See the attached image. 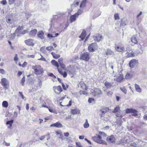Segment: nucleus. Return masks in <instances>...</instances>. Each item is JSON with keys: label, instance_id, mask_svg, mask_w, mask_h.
Instances as JSON below:
<instances>
[{"label": "nucleus", "instance_id": "nucleus-1", "mask_svg": "<svg viewBox=\"0 0 147 147\" xmlns=\"http://www.w3.org/2000/svg\"><path fill=\"white\" fill-rule=\"evenodd\" d=\"M145 142L142 140L136 139L134 142L127 144L125 146H133L134 147H139L142 145H145Z\"/></svg>", "mask_w": 147, "mask_h": 147}, {"label": "nucleus", "instance_id": "nucleus-2", "mask_svg": "<svg viewBox=\"0 0 147 147\" xmlns=\"http://www.w3.org/2000/svg\"><path fill=\"white\" fill-rule=\"evenodd\" d=\"M32 69L34 71L35 74L38 75L43 72V69L40 65H35L32 66Z\"/></svg>", "mask_w": 147, "mask_h": 147}, {"label": "nucleus", "instance_id": "nucleus-3", "mask_svg": "<svg viewBox=\"0 0 147 147\" xmlns=\"http://www.w3.org/2000/svg\"><path fill=\"white\" fill-rule=\"evenodd\" d=\"M102 137L99 135L98 134L96 136H94L92 137L93 140L94 142L100 144L107 145V143L105 141L102 139Z\"/></svg>", "mask_w": 147, "mask_h": 147}, {"label": "nucleus", "instance_id": "nucleus-4", "mask_svg": "<svg viewBox=\"0 0 147 147\" xmlns=\"http://www.w3.org/2000/svg\"><path fill=\"white\" fill-rule=\"evenodd\" d=\"M91 93L96 98L100 97L102 94L101 90L98 88H96L94 90H92Z\"/></svg>", "mask_w": 147, "mask_h": 147}, {"label": "nucleus", "instance_id": "nucleus-5", "mask_svg": "<svg viewBox=\"0 0 147 147\" xmlns=\"http://www.w3.org/2000/svg\"><path fill=\"white\" fill-rule=\"evenodd\" d=\"M82 12V10H78V12L75 13L74 15L71 16L70 17V21L71 23L75 21L76 18L78 17V16L81 15Z\"/></svg>", "mask_w": 147, "mask_h": 147}, {"label": "nucleus", "instance_id": "nucleus-6", "mask_svg": "<svg viewBox=\"0 0 147 147\" xmlns=\"http://www.w3.org/2000/svg\"><path fill=\"white\" fill-rule=\"evenodd\" d=\"M90 59V54L89 53L86 52L81 54L80 59L86 61H88Z\"/></svg>", "mask_w": 147, "mask_h": 147}, {"label": "nucleus", "instance_id": "nucleus-7", "mask_svg": "<svg viewBox=\"0 0 147 147\" xmlns=\"http://www.w3.org/2000/svg\"><path fill=\"white\" fill-rule=\"evenodd\" d=\"M94 40L97 42H100L104 38V37L100 34H96L93 36Z\"/></svg>", "mask_w": 147, "mask_h": 147}, {"label": "nucleus", "instance_id": "nucleus-8", "mask_svg": "<svg viewBox=\"0 0 147 147\" xmlns=\"http://www.w3.org/2000/svg\"><path fill=\"white\" fill-rule=\"evenodd\" d=\"M126 113H132V115L135 117H136L138 115V111L135 109H127L125 110Z\"/></svg>", "mask_w": 147, "mask_h": 147}, {"label": "nucleus", "instance_id": "nucleus-9", "mask_svg": "<svg viewBox=\"0 0 147 147\" xmlns=\"http://www.w3.org/2000/svg\"><path fill=\"white\" fill-rule=\"evenodd\" d=\"M8 81L5 78H3L1 80V85L5 88L7 89L9 86Z\"/></svg>", "mask_w": 147, "mask_h": 147}, {"label": "nucleus", "instance_id": "nucleus-10", "mask_svg": "<svg viewBox=\"0 0 147 147\" xmlns=\"http://www.w3.org/2000/svg\"><path fill=\"white\" fill-rule=\"evenodd\" d=\"M97 47L96 43H93L90 44L88 47V50L90 52H93L95 51Z\"/></svg>", "mask_w": 147, "mask_h": 147}, {"label": "nucleus", "instance_id": "nucleus-11", "mask_svg": "<svg viewBox=\"0 0 147 147\" xmlns=\"http://www.w3.org/2000/svg\"><path fill=\"white\" fill-rule=\"evenodd\" d=\"M138 63V61L137 60L135 59H132L129 62V66L131 68H134L137 65Z\"/></svg>", "mask_w": 147, "mask_h": 147}, {"label": "nucleus", "instance_id": "nucleus-12", "mask_svg": "<svg viewBox=\"0 0 147 147\" xmlns=\"http://www.w3.org/2000/svg\"><path fill=\"white\" fill-rule=\"evenodd\" d=\"M106 140L109 143H114L115 142L116 139L113 135H112L108 136Z\"/></svg>", "mask_w": 147, "mask_h": 147}, {"label": "nucleus", "instance_id": "nucleus-13", "mask_svg": "<svg viewBox=\"0 0 147 147\" xmlns=\"http://www.w3.org/2000/svg\"><path fill=\"white\" fill-rule=\"evenodd\" d=\"M50 139V134L49 133L46 135L41 136L39 138V139L41 140H45V141H46V142H49Z\"/></svg>", "mask_w": 147, "mask_h": 147}, {"label": "nucleus", "instance_id": "nucleus-14", "mask_svg": "<svg viewBox=\"0 0 147 147\" xmlns=\"http://www.w3.org/2000/svg\"><path fill=\"white\" fill-rule=\"evenodd\" d=\"M135 75V72L134 71H132L126 74L125 76V78L127 79H130L134 77Z\"/></svg>", "mask_w": 147, "mask_h": 147}, {"label": "nucleus", "instance_id": "nucleus-15", "mask_svg": "<svg viewBox=\"0 0 147 147\" xmlns=\"http://www.w3.org/2000/svg\"><path fill=\"white\" fill-rule=\"evenodd\" d=\"M53 89L55 93L57 94H59L62 91V88L60 86H54Z\"/></svg>", "mask_w": 147, "mask_h": 147}, {"label": "nucleus", "instance_id": "nucleus-16", "mask_svg": "<svg viewBox=\"0 0 147 147\" xmlns=\"http://www.w3.org/2000/svg\"><path fill=\"white\" fill-rule=\"evenodd\" d=\"M80 2V0H75L72 4L71 5V9L76 8L79 5Z\"/></svg>", "mask_w": 147, "mask_h": 147}, {"label": "nucleus", "instance_id": "nucleus-17", "mask_svg": "<svg viewBox=\"0 0 147 147\" xmlns=\"http://www.w3.org/2000/svg\"><path fill=\"white\" fill-rule=\"evenodd\" d=\"M34 40L33 39H29L25 41L26 44L28 45L33 46L34 45Z\"/></svg>", "mask_w": 147, "mask_h": 147}, {"label": "nucleus", "instance_id": "nucleus-18", "mask_svg": "<svg viewBox=\"0 0 147 147\" xmlns=\"http://www.w3.org/2000/svg\"><path fill=\"white\" fill-rule=\"evenodd\" d=\"M22 28L21 27H19L15 31V34L16 35V34L18 33H21L22 34H24L27 32V31L26 30H24L21 32V30Z\"/></svg>", "mask_w": 147, "mask_h": 147}, {"label": "nucleus", "instance_id": "nucleus-19", "mask_svg": "<svg viewBox=\"0 0 147 147\" xmlns=\"http://www.w3.org/2000/svg\"><path fill=\"white\" fill-rule=\"evenodd\" d=\"M115 50L118 52H122L125 50V49L123 47L118 46L116 45H115Z\"/></svg>", "mask_w": 147, "mask_h": 147}, {"label": "nucleus", "instance_id": "nucleus-20", "mask_svg": "<svg viewBox=\"0 0 147 147\" xmlns=\"http://www.w3.org/2000/svg\"><path fill=\"white\" fill-rule=\"evenodd\" d=\"M78 87H80L83 89L86 90L87 87H86L85 84L83 82H81L78 84Z\"/></svg>", "mask_w": 147, "mask_h": 147}, {"label": "nucleus", "instance_id": "nucleus-21", "mask_svg": "<svg viewBox=\"0 0 147 147\" xmlns=\"http://www.w3.org/2000/svg\"><path fill=\"white\" fill-rule=\"evenodd\" d=\"M109 109L108 108H105L100 110L101 113L100 114V116L102 117L104 116V115L106 112L109 111Z\"/></svg>", "mask_w": 147, "mask_h": 147}, {"label": "nucleus", "instance_id": "nucleus-22", "mask_svg": "<svg viewBox=\"0 0 147 147\" xmlns=\"http://www.w3.org/2000/svg\"><path fill=\"white\" fill-rule=\"evenodd\" d=\"M51 127H55L58 128H60L62 127V125L59 122H58L55 123L51 124Z\"/></svg>", "mask_w": 147, "mask_h": 147}, {"label": "nucleus", "instance_id": "nucleus-23", "mask_svg": "<svg viewBox=\"0 0 147 147\" xmlns=\"http://www.w3.org/2000/svg\"><path fill=\"white\" fill-rule=\"evenodd\" d=\"M86 36V32L85 30H83L81 35L79 36V38H81L80 40V41H82L84 40Z\"/></svg>", "mask_w": 147, "mask_h": 147}, {"label": "nucleus", "instance_id": "nucleus-24", "mask_svg": "<svg viewBox=\"0 0 147 147\" xmlns=\"http://www.w3.org/2000/svg\"><path fill=\"white\" fill-rule=\"evenodd\" d=\"M136 35H134L131 38V41L135 44H137L138 43V41L136 38Z\"/></svg>", "mask_w": 147, "mask_h": 147}, {"label": "nucleus", "instance_id": "nucleus-25", "mask_svg": "<svg viewBox=\"0 0 147 147\" xmlns=\"http://www.w3.org/2000/svg\"><path fill=\"white\" fill-rule=\"evenodd\" d=\"M37 32V30L36 29H34L30 32L29 34L31 36H34L36 34Z\"/></svg>", "mask_w": 147, "mask_h": 147}, {"label": "nucleus", "instance_id": "nucleus-26", "mask_svg": "<svg viewBox=\"0 0 147 147\" xmlns=\"http://www.w3.org/2000/svg\"><path fill=\"white\" fill-rule=\"evenodd\" d=\"M87 0H82V2H81L80 5V8H82L85 6L86 2Z\"/></svg>", "mask_w": 147, "mask_h": 147}, {"label": "nucleus", "instance_id": "nucleus-27", "mask_svg": "<svg viewBox=\"0 0 147 147\" xmlns=\"http://www.w3.org/2000/svg\"><path fill=\"white\" fill-rule=\"evenodd\" d=\"M38 37L42 39L44 38V34L42 31H39L38 32Z\"/></svg>", "mask_w": 147, "mask_h": 147}, {"label": "nucleus", "instance_id": "nucleus-28", "mask_svg": "<svg viewBox=\"0 0 147 147\" xmlns=\"http://www.w3.org/2000/svg\"><path fill=\"white\" fill-rule=\"evenodd\" d=\"M126 55L127 57H130L134 56V54L133 52L131 51L130 52H127L126 53Z\"/></svg>", "mask_w": 147, "mask_h": 147}, {"label": "nucleus", "instance_id": "nucleus-29", "mask_svg": "<svg viewBox=\"0 0 147 147\" xmlns=\"http://www.w3.org/2000/svg\"><path fill=\"white\" fill-rule=\"evenodd\" d=\"M105 85L107 88H110L112 86L113 84L107 81H106L105 83Z\"/></svg>", "mask_w": 147, "mask_h": 147}, {"label": "nucleus", "instance_id": "nucleus-30", "mask_svg": "<svg viewBox=\"0 0 147 147\" xmlns=\"http://www.w3.org/2000/svg\"><path fill=\"white\" fill-rule=\"evenodd\" d=\"M58 70L59 72L61 75H62L64 78L66 77L67 74L66 72L65 71L64 73L59 68L58 69Z\"/></svg>", "mask_w": 147, "mask_h": 147}, {"label": "nucleus", "instance_id": "nucleus-31", "mask_svg": "<svg viewBox=\"0 0 147 147\" xmlns=\"http://www.w3.org/2000/svg\"><path fill=\"white\" fill-rule=\"evenodd\" d=\"M127 23L126 20L125 18L121 19V26H125Z\"/></svg>", "mask_w": 147, "mask_h": 147}, {"label": "nucleus", "instance_id": "nucleus-32", "mask_svg": "<svg viewBox=\"0 0 147 147\" xmlns=\"http://www.w3.org/2000/svg\"><path fill=\"white\" fill-rule=\"evenodd\" d=\"M123 76L122 75H119V76L116 79H115V80H116L118 82H121L123 79Z\"/></svg>", "mask_w": 147, "mask_h": 147}, {"label": "nucleus", "instance_id": "nucleus-33", "mask_svg": "<svg viewBox=\"0 0 147 147\" xmlns=\"http://www.w3.org/2000/svg\"><path fill=\"white\" fill-rule=\"evenodd\" d=\"M135 87L136 90L137 92L139 93H140L141 92L142 89L140 86L136 84H135Z\"/></svg>", "mask_w": 147, "mask_h": 147}, {"label": "nucleus", "instance_id": "nucleus-34", "mask_svg": "<svg viewBox=\"0 0 147 147\" xmlns=\"http://www.w3.org/2000/svg\"><path fill=\"white\" fill-rule=\"evenodd\" d=\"M71 113L74 114H78L80 113V111L78 109H74L71 110Z\"/></svg>", "mask_w": 147, "mask_h": 147}, {"label": "nucleus", "instance_id": "nucleus-35", "mask_svg": "<svg viewBox=\"0 0 147 147\" xmlns=\"http://www.w3.org/2000/svg\"><path fill=\"white\" fill-rule=\"evenodd\" d=\"M51 63L53 65L57 67V69L58 68H59L58 67L59 66V64L57 61L54 60H53L51 61Z\"/></svg>", "mask_w": 147, "mask_h": 147}, {"label": "nucleus", "instance_id": "nucleus-36", "mask_svg": "<svg viewBox=\"0 0 147 147\" xmlns=\"http://www.w3.org/2000/svg\"><path fill=\"white\" fill-rule=\"evenodd\" d=\"M107 55H111L114 54V52L109 49H107L106 51Z\"/></svg>", "mask_w": 147, "mask_h": 147}, {"label": "nucleus", "instance_id": "nucleus-37", "mask_svg": "<svg viewBox=\"0 0 147 147\" xmlns=\"http://www.w3.org/2000/svg\"><path fill=\"white\" fill-rule=\"evenodd\" d=\"M53 57L55 59H57L60 57V55L59 54H55V53L53 52L51 53Z\"/></svg>", "mask_w": 147, "mask_h": 147}, {"label": "nucleus", "instance_id": "nucleus-38", "mask_svg": "<svg viewBox=\"0 0 147 147\" xmlns=\"http://www.w3.org/2000/svg\"><path fill=\"white\" fill-rule=\"evenodd\" d=\"M2 106L5 108H7L8 106V102L6 101H3L2 104Z\"/></svg>", "mask_w": 147, "mask_h": 147}, {"label": "nucleus", "instance_id": "nucleus-39", "mask_svg": "<svg viewBox=\"0 0 147 147\" xmlns=\"http://www.w3.org/2000/svg\"><path fill=\"white\" fill-rule=\"evenodd\" d=\"M86 122L84 124V127L85 128H88L89 126V123H88V120L87 119L86 120Z\"/></svg>", "mask_w": 147, "mask_h": 147}, {"label": "nucleus", "instance_id": "nucleus-40", "mask_svg": "<svg viewBox=\"0 0 147 147\" xmlns=\"http://www.w3.org/2000/svg\"><path fill=\"white\" fill-rule=\"evenodd\" d=\"M46 49L49 51H51L54 50V49L52 46H49L46 48Z\"/></svg>", "mask_w": 147, "mask_h": 147}, {"label": "nucleus", "instance_id": "nucleus-41", "mask_svg": "<svg viewBox=\"0 0 147 147\" xmlns=\"http://www.w3.org/2000/svg\"><path fill=\"white\" fill-rule=\"evenodd\" d=\"M120 110V107L119 106H117L114 109L113 112L116 113L118 112Z\"/></svg>", "mask_w": 147, "mask_h": 147}, {"label": "nucleus", "instance_id": "nucleus-42", "mask_svg": "<svg viewBox=\"0 0 147 147\" xmlns=\"http://www.w3.org/2000/svg\"><path fill=\"white\" fill-rule=\"evenodd\" d=\"M13 122V120H11L10 121H8L6 122V124L7 125H9L10 126L12 125V124Z\"/></svg>", "mask_w": 147, "mask_h": 147}, {"label": "nucleus", "instance_id": "nucleus-43", "mask_svg": "<svg viewBox=\"0 0 147 147\" xmlns=\"http://www.w3.org/2000/svg\"><path fill=\"white\" fill-rule=\"evenodd\" d=\"M79 94L80 95H82V94L87 95L88 94L87 92L86 91H80L79 92Z\"/></svg>", "mask_w": 147, "mask_h": 147}, {"label": "nucleus", "instance_id": "nucleus-44", "mask_svg": "<svg viewBox=\"0 0 147 147\" xmlns=\"http://www.w3.org/2000/svg\"><path fill=\"white\" fill-rule=\"evenodd\" d=\"M120 89L125 94H126L127 93V90L125 87H121L120 88Z\"/></svg>", "mask_w": 147, "mask_h": 147}, {"label": "nucleus", "instance_id": "nucleus-45", "mask_svg": "<svg viewBox=\"0 0 147 147\" xmlns=\"http://www.w3.org/2000/svg\"><path fill=\"white\" fill-rule=\"evenodd\" d=\"M35 55H27L26 56V57L28 59L30 58H34L35 57Z\"/></svg>", "mask_w": 147, "mask_h": 147}, {"label": "nucleus", "instance_id": "nucleus-46", "mask_svg": "<svg viewBox=\"0 0 147 147\" xmlns=\"http://www.w3.org/2000/svg\"><path fill=\"white\" fill-rule=\"evenodd\" d=\"M114 17L115 20H117L119 19V14L118 13L115 14Z\"/></svg>", "mask_w": 147, "mask_h": 147}, {"label": "nucleus", "instance_id": "nucleus-47", "mask_svg": "<svg viewBox=\"0 0 147 147\" xmlns=\"http://www.w3.org/2000/svg\"><path fill=\"white\" fill-rule=\"evenodd\" d=\"M61 68L63 69H65V65L63 63H60V64H59Z\"/></svg>", "mask_w": 147, "mask_h": 147}, {"label": "nucleus", "instance_id": "nucleus-48", "mask_svg": "<svg viewBox=\"0 0 147 147\" xmlns=\"http://www.w3.org/2000/svg\"><path fill=\"white\" fill-rule=\"evenodd\" d=\"M25 77L24 76L23 77V78H22V79L21 80V84H22V86H23L24 85V82H25Z\"/></svg>", "mask_w": 147, "mask_h": 147}, {"label": "nucleus", "instance_id": "nucleus-49", "mask_svg": "<svg viewBox=\"0 0 147 147\" xmlns=\"http://www.w3.org/2000/svg\"><path fill=\"white\" fill-rule=\"evenodd\" d=\"M63 87V88L64 90H65L69 86L67 85H66V86L65 85L63 84V83H61Z\"/></svg>", "mask_w": 147, "mask_h": 147}, {"label": "nucleus", "instance_id": "nucleus-50", "mask_svg": "<svg viewBox=\"0 0 147 147\" xmlns=\"http://www.w3.org/2000/svg\"><path fill=\"white\" fill-rule=\"evenodd\" d=\"M58 16L56 15L53 16V17L52 18L51 21V22H52L53 21H55L57 18Z\"/></svg>", "mask_w": 147, "mask_h": 147}, {"label": "nucleus", "instance_id": "nucleus-51", "mask_svg": "<svg viewBox=\"0 0 147 147\" xmlns=\"http://www.w3.org/2000/svg\"><path fill=\"white\" fill-rule=\"evenodd\" d=\"M99 134L101 136H103L106 137L107 136V135L105 134L104 132H102V131H99Z\"/></svg>", "mask_w": 147, "mask_h": 147}, {"label": "nucleus", "instance_id": "nucleus-52", "mask_svg": "<svg viewBox=\"0 0 147 147\" xmlns=\"http://www.w3.org/2000/svg\"><path fill=\"white\" fill-rule=\"evenodd\" d=\"M45 47H42L40 49V50L41 51H42L44 53H46V51H45Z\"/></svg>", "mask_w": 147, "mask_h": 147}, {"label": "nucleus", "instance_id": "nucleus-53", "mask_svg": "<svg viewBox=\"0 0 147 147\" xmlns=\"http://www.w3.org/2000/svg\"><path fill=\"white\" fill-rule=\"evenodd\" d=\"M76 147H83L79 142H76Z\"/></svg>", "mask_w": 147, "mask_h": 147}, {"label": "nucleus", "instance_id": "nucleus-54", "mask_svg": "<svg viewBox=\"0 0 147 147\" xmlns=\"http://www.w3.org/2000/svg\"><path fill=\"white\" fill-rule=\"evenodd\" d=\"M75 70L73 68L70 71V74H72V75H74L75 74Z\"/></svg>", "mask_w": 147, "mask_h": 147}, {"label": "nucleus", "instance_id": "nucleus-55", "mask_svg": "<svg viewBox=\"0 0 147 147\" xmlns=\"http://www.w3.org/2000/svg\"><path fill=\"white\" fill-rule=\"evenodd\" d=\"M40 55L41 56V57L40 59H38V60H39L43 61H47L46 59L45 58H44L43 57H42L41 55Z\"/></svg>", "mask_w": 147, "mask_h": 147}, {"label": "nucleus", "instance_id": "nucleus-56", "mask_svg": "<svg viewBox=\"0 0 147 147\" xmlns=\"http://www.w3.org/2000/svg\"><path fill=\"white\" fill-rule=\"evenodd\" d=\"M0 3L3 5H5L7 3V1L6 0H3L1 1Z\"/></svg>", "mask_w": 147, "mask_h": 147}, {"label": "nucleus", "instance_id": "nucleus-57", "mask_svg": "<svg viewBox=\"0 0 147 147\" xmlns=\"http://www.w3.org/2000/svg\"><path fill=\"white\" fill-rule=\"evenodd\" d=\"M63 58H61L59 59L58 60V62L59 64H60V63H63Z\"/></svg>", "mask_w": 147, "mask_h": 147}, {"label": "nucleus", "instance_id": "nucleus-58", "mask_svg": "<svg viewBox=\"0 0 147 147\" xmlns=\"http://www.w3.org/2000/svg\"><path fill=\"white\" fill-rule=\"evenodd\" d=\"M15 1V0H9V4L10 5L13 3Z\"/></svg>", "mask_w": 147, "mask_h": 147}, {"label": "nucleus", "instance_id": "nucleus-59", "mask_svg": "<svg viewBox=\"0 0 147 147\" xmlns=\"http://www.w3.org/2000/svg\"><path fill=\"white\" fill-rule=\"evenodd\" d=\"M113 94V92L111 91H109L107 93V95L109 96H111Z\"/></svg>", "mask_w": 147, "mask_h": 147}, {"label": "nucleus", "instance_id": "nucleus-60", "mask_svg": "<svg viewBox=\"0 0 147 147\" xmlns=\"http://www.w3.org/2000/svg\"><path fill=\"white\" fill-rule=\"evenodd\" d=\"M0 73L4 74H5V71L2 69H0Z\"/></svg>", "mask_w": 147, "mask_h": 147}, {"label": "nucleus", "instance_id": "nucleus-61", "mask_svg": "<svg viewBox=\"0 0 147 147\" xmlns=\"http://www.w3.org/2000/svg\"><path fill=\"white\" fill-rule=\"evenodd\" d=\"M27 64V63L26 62H24L23 63L22 65V67H25Z\"/></svg>", "mask_w": 147, "mask_h": 147}, {"label": "nucleus", "instance_id": "nucleus-62", "mask_svg": "<svg viewBox=\"0 0 147 147\" xmlns=\"http://www.w3.org/2000/svg\"><path fill=\"white\" fill-rule=\"evenodd\" d=\"M19 93L20 94V96L22 97V98L24 99L25 98V97L23 95L22 93V92H19Z\"/></svg>", "mask_w": 147, "mask_h": 147}, {"label": "nucleus", "instance_id": "nucleus-63", "mask_svg": "<svg viewBox=\"0 0 147 147\" xmlns=\"http://www.w3.org/2000/svg\"><path fill=\"white\" fill-rule=\"evenodd\" d=\"M78 57L77 56H75L73 58V59L72 60V62L78 59Z\"/></svg>", "mask_w": 147, "mask_h": 147}, {"label": "nucleus", "instance_id": "nucleus-64", "mask_svg": "<svg viewBox=\"0 0 147 147\" xmlns=\"http://www.w3.org/2000/svg\"><path fill=\"white\" fill-rule=\"evenodd\" d=\"M94 100V99L92 98H89L88 100V101L89 103L92 102V101Z\"/></svg>", "mask_w": 147, "mask_h": 147}]
</instances>
